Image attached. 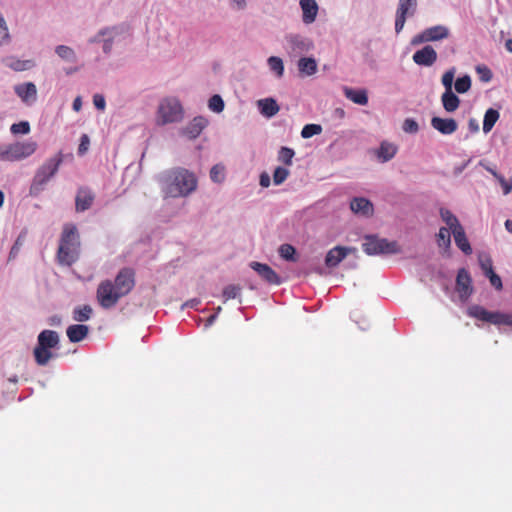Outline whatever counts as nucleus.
<instances>
[{
	"label": "nucleus",
	"instance_id": "f257e3e1",
	"mask_svg": "<svg viewBox=\"0 0 512 512\" xmlns=\"http://www.w3.org/2000/svg\"><path fill=\"white\" fill-rule=\"evenodd\" d=\"M136 271L132 267H122L116 274L114 281H102L96 291V298L103 309L113 308L118 301L127 296L135 287Z\"/></svg>",
	"mask_w": 512,
	"mask_h": 512
},
{
	"label": "nucleus",
	"instance_id": "f03ea898",
	"mask_svg": "<svg viewBox=\"0 0 512 512\" xmlns=\"http://www.w3.org/2000/svg\"><path fill=\"white\" fill-rule=\"evenodd\" d=\"M162 192L167 197L179 198L190 195L197 188L196 175L183 167L164 170L157 175Z\"/></svg>",
	"mask_w": 512,
	"mask_h": 512
},
{
	"label": "nucleus",
	"instance_id": "7ed1b4c3",
	"mask_svg": "<svg viewBox=\"0 0 512 512\" xmlns=\"http://www.w3.org/2000/svg\"><path fill=\"white\" fill-rule=\"evenodd\" d=\"M80 254V236L75 224L67 223L59 239L57 251L58 263L62 266H72L78 261Z\"/></svg>",
	"mask_w": 512,
	"mask_h": 512
},
{
	"label": "nucleus",
	"instance_id": "20e7f679",
	"mask_svg": "<svg viewBox=\"0 0 512 512\" xmlns=\"http://www.w3.org/2000/svg\"><path fill=\"white\" fill-rule=\"evenodd\" d=\"M64 160L62 151L47 158L36 170L29 186V195L31 197L40 196L46 189L48 183L57 175L59 168Z\"/></svg>",
	"mask_w": 512,
	"mask_h": 512
},
{
	"label": "nucleus",
	"instance_id": "39448f33",
	"mask_svg": "<svg viewBox=\"0 0 512 512\" xmlns=\"http://www.w3.org/2000/svg\"><path fill=\"white\" fill-rule=\"evenodd\" d=\"M60 349V336L59 333L44 329L37 336V342L33 349V356L38 366H46L48 362L56 357L53 350Z\"/></svg>",
	"mask_w": 512,
	"mask_h": 512
},
{
	"label": "nucleus",
	"instance_id": "423d86ee",
	"mask_svg": "<svg viewBox=\"0 0 512 512\" xmlns=\"http://www.w3.org/2000/svg\"><path fill=\"white\" fill-rule=\"evenodd\" d=\"M363 251L370 256L394 255L401 253L402 249L397 241L380 238L377 234H367L362 243Z\"/></svg>",
	"mask_w": 512,
	"mask_h": 512
},
{
	"label": "nucleus",
	"instance_id": "0eeeda50",
	"mask_svg": "<svg viewBox=\"0 0 512 512\" xmlns=\"http://www.w3.org/2000/svg\"><path fill=\"white\" fill-rule=\"evenodd\" d=\"M467 315L482 322L490 323L496 326H512L511 313H505L501 311H489L483 306L477 304L468 307Z\"/></svg>",
	"mask_w": 512,
	"mask_h": 512
},
{
	"label": "nucleus",
	"instance_id": "6e6552de",
	"mask_svg": "<svg viewBox=\"0 0 512 512\" xmlns=\"http://www.w3.org/2000/svg\"><path fill=\"white\" fill-rule=\"evenodd\" d=\"M184 117L183 107L179 100L168 98L160 102L157 111V124L178 123Z\"/></svg>",
	"mask_w": 512,
	"mask_h": 512
},
{
	"label": "nucleus",
	"instance_id": "1a4fd4ad",
	"mask_svg": "<svg viewBox=\"0 0 512 512\" xmlns=\"http://www.w3.org/2000/svg\"><path fill=\"white\" fill-rule=\"evenodd\" d=\"M4 162H14L31 156L36 150L35 142H14L2 144Z\"/></svg>",
	"mask_w": 512,
	"mask_h": 512
},
{
	"label": "nucleus",
	"instance_id": "9d476101",
	"mask_svg": "<svg viewBox=\"0 0 512 512\" xmlns=\"http://www.w3.org/2000/svg\"><path fill=\"white\" fill-rule=\"evenodd\" d=\"M455 290L458 293L461 302L465 303L474 293L472 285V277L469 271L462 267L458 270L456 275Z\"/></svg>",
	"mask_w": 512,
	"mask_h": 512
},
{
	"label": "nucleus",
	"instance_id": "9b49d317",
	"mask_svg": "<svg viewBox=\"0 0 512 512\" xmlns=\"http://www.w3.org/2000/svg\"><path fill=\"white\" fill-rule=\"evenodd\" d=\"M249 266L269 285L278 286L284 282V278L266 263L252 261Z\"/></svg>",
	"mask_w": 512,
	"mask_h": 512
},
{
	"label": "nucleus",
	"instance_id": "f8f14e48",
	"mask_svg": "<svg viewBox=\"0 0 512 512\" xmlns=\"http://www.w3.org/2000/svg\"><path fill=\"white\" fill-rule=\"evenodd\" d=\"M285 39L291 49V52L295 55L309 52L314 47L310 38L300 34H288Z\"/></svg>",
	"mask_w": 512,
	"mask_h": 512
},
{
	"label": "nucleus",
	"instance_id": "ddd939ff",
	"mask_svg": "<svg viewBox=\"0 0 512 512\" xmlns=\"http://www.w3.org/2000/svg\"><path fill=\"white\" fill-rule=\"evenodd\" d=\"M479 266L484 276L489 280L492 287L497 291L503 289L501 277L494 271L492 259L489 256L485 258L479 257Z\"/></svg>",
	"mask_w": 512,
	"mask_h": 512
},
{
	"label": "nucleus",
	"instance_id": "4468645a",
	"mask_svg": "<svg viewBox=\"0 0 512 512\" xmlns=\"http://www.w3.org/2000/svg\"><path fill=\"white\" fill-rule=\"evenodd\" d=\"M209 120L202 116H195L181 131L183 136L190 140L196 139L202 131L208 126Z\"/></svg>",
	"mask_w": 512,
	"mask_h": 512
},
{
	"label": "nucleus",
	"instance_id": "2eb2a0df",
	"mask_svg": "<svg viewBox=\"0 0 512 512\" xmlns=\"http://www.w3.org/2000/svg\"><path fill=\"white\" fill-rule=\"evenodd\" d=\"M356 249L352 247H345V246H335L332 249H330L324 259L325 265L328 268H334L336 267L342 260L346 258L348 253L355 252Z\"/></svg>",
	"mask_w": 512,
	"mask_h": 512
},
{
	"label": "nucleus",
	"instance_id": "dca6fc26",
	"mask_svg": "<svg viewBox=\"0 0 512 512\" xmlns=\"http://www.w3.org/2000/svg\"><path fill=\"white\" fill-rule=\"evenodd\" d=\"M412 59L419 66L430 67L437 60V52L431 45H425L414 52Z\"/></svg>",
	"mask_w": 512,
	"mask_h": 512
},
{
	"label": "nucleus",
	"instance_id": "f3484780",
	"mask_svg": "<svg viewBox=\"0 0 512 512\" xmlns=\"http://www.w3.org/2000/svg\"><path fill=\"white\" fill-rule=\"evenodd\" d=\"M431 126L443 135H451L457 130L458 123L453 118L434 116L431 119Z\"/></svg>",
	"mask_w": 512,
	"mask_h": 512
},
{
	"label": "nucleus",
	"instance_id": "a211bd4d",
	"mask_svg": "<svg viewBox=\"0 0 512 512\" xmlns=\"http://www.w3.org/2000/svg\"><path fill=\"white\" fill-rule=\"evenodd\" d=\"M350 209L353 213L364 217H370L374 211L372 202L365 197H353L350 201Z\"/></svg>",
	"mask_w": 512,
	"mask_h": 512
},
{
	"label": "nucleus",
	"instance_id": "6ab92c4d",
	"mask_svg": "<svg viewBox=\"0 0 512 512\" xmlns=\"http://www.w3.org/2000/svg\"><path fill=\"white\" fill-rule=\"evenodd\" d=\"M94 194L88 188H79L75 197L76 212H84L88 210L94 202Z\"/></svg>",
	"mask_w": 512,
	"mask_h": 512
},
{
	"label": "nucleus",
	"instance_id": "aec40b11",
	"mask_svg": "<svg viewBox=\"0 0 512 512\" xmlns=\"http://www.w3.org/2000/svg\"><path fill=\"white\" fill-rule=\"evenodd\" d=\"M256 105L259 113L267 119L274 117L280 110L279 104L273 97L259 99Z\"/></svg>",
	"mask_w": 512,
	"mask_h": 512
},
{
	"label": "nucleus",
	"instance_id": "412c9836",
	"mask_svg": "<svg viewBox=\"0 0 512 512\" xmlns=\"http://www.w3.org/2000/svg\"><path fill=\"white\" fill-rule=\"evenodd\" d=\"M89 334V326L85 324H73L67 327L66 335L71 343L83 341Z\"/></svg>",
	"mask_w": 512,
	"mask_h": 512
},
{
	"label": "nucleus",
	"instance_id": "4be33fe9",
	"mask_svg": "<svg viewBox=\"0 0 512 512\" xmlns=\"http://www.w3.org/2000/svg\"><path fill=\"white\" fill-rule=\"evenodd\" d=\"M302 9V21L311 24L315 21L318 13V4L315 0H300Z\"/></svg>",
	"mask_w": 512,
	"mask_h": 512
},
{
	"label": "nucleus",
	"instance_id": "5701e85b",
	"mask_svg": "<svg viewBox=\"0 0 512 512\" xmlns=\"http://www.w3.org/2000/svg\"><path fill=\"white\" fill-rule=\"evenodd\" d=\"M127 29L125 24H118L113 26H106L101 28L94 36L88 39L89 44L102 43L104 37L111 33H124Z\"/></svg>",
	"mask_w": 512,
	"mask_h": 512
},
{
	"label": "nucleus",
	"instance_id": "b1692460",
	"mask_svg": "<svg viewBox=\"0 0 512 512\" xmlns=\"http://www.w3.org/2000/svg\"><path fill=\"white\" fill-rule=\"evenodd\" d=\"M344 95L347 99L358 105H367L369 98L365 89L344 87Z\"/></svg>",
	"mask_w": 512,
	"mask_h": 512
},
{
	"label": "nucleus",
	"instance_id": "393cba45",
	"mask_svg": "<svg viewBox=\"0 0 512 512\" xmlns=\"http://www.w3.org/2000/svg\"><path fill=\"white\" fill-rule=\"evenodd\" d=\"M454 236V241L456 246L466 255H470L472 253V247L470 245V242L466 236L464 228L459 226L456 229H453L452 231Z\"/></svg>",
	"mask_w": 512,
	"mask_h": 512
},
{
	"label": "nucleus",
	"instance_id": "a878e982",
	"mask_svg": "<svg viewBox=\"0 0 512 512\" xmlns=\"http://www.w3.org/2000/svg\"><path fill=\"white\" fill-rule=\"evenodd\" d=\"M429 42H436L446 39L450 35V30L445 25H435L425 29Z\"/></svg>",
	"mask_w": 512,
	"mask_h": 512
},
{
	"label": "nucleus",
	"instance_id": "bb28decb",
	"mask_svg": "<svg viewBox=\"0 0 512 512\" xmlns=\"http://www.w3.org/2000/svg\"><path fill=\"white\" fill-rule=\"evenodd\" d=\"M3 63L5 64V66L17 72L26 71L35 66L33 60H21L14 56L6 57L5 59H3Z\"/></svg>",
	"mask_w": 512,
	"mask_h": 512
},
{
	"label": "nucleus",
	"instance_id": "cd10ccee",
	"mask_svg": "<svg viewBox=\"0 0 512 512\" xmlns=\"http://www.w3.org/2000/svg\"><path fill=\"white\" fill-rule=\"evenodd\" d=\"M441 103L444 110L453 113L460 106V99L453 90L444 91L441 96Z\"/></svg>",
	"mask_w": 512,
	"mask_h": 512
},
{
	"label": "nucleus",
	"instance_id": "c85d7f7f",
	"mask_svg": "<svg viewBox=\"0 0 512 512\" xmlns=\"http://www.w3.org/2000/svg\"><path fill=\"white\" fill-rule=\"evenodd\" d=\"M397 153V147L387 141L381 142L379 148L376 151V156L382 163L390 161Z\"/></svg>",
	"mask_w": 512,
	"mask_h": 512
},
{
	"label": "nucleus",
	"instance_id": "c756f323",
	"mask_svg": "<svg viewBox=\"0 0 512 512\" xmlns=\"http://www.w3.org/2000/svg\"><path fill=\"white\" fill-rule=\"evenodd\" d=\"M15 93L18 97H20L24 102H28L29 99L36 98L37 89L34 83L26 82L15 87Z\"/></svg>",
	"mask_w": 512,
	"mask_h": 512
},
{
	"label": "nucleus",
	"instance_id": "7c9ffc66",
	"mask_svg": "<svg viewBox=\"0 0 512 512\" xmlns=\"http://www.w3.org/2000/svg\"><path fill=\"white\" fill-rule=\"evenodd\" d=\"M417 6V0H398L396 13L411 18L416 14Z\"/></svg>",
	"mask_w": 512,
	"mask_h": 512
},
{
	"label": "nucleus",
	"instance_id": "2f4dec72",
	"mask_svg": "<svg viewBox=\"0 0 512 512\" xmlns=\"http://www.w3.org/2000/svg\"><path fill=\"white\" fill-rule=\"evenodd\" d=\"M298 70L303 76H311L317 72V62L314 57H302L298 61Z\"/></svg>",
	"mask_w": 512,
	"mask_h": 512
},
{
	"label": "nucleus",
	"instance_id": "473e14b6",
	"mask_svg": "<svg viewBox=\"0 0 512 512\" xmlns=\"http://www.w3.org/2000/svg\"><path fill=\"white\" fill-rule=\"evenodd\" d=\"M93 309L90 305H79L73 308L72 319L80 324L91 319Z\"/></svg>",
	"mask_w": 512,
	"mask_h": 512
},
{
	"label": "nucleus",
	"instance_id": "72a5a7b5",
	"mask_svg": "<svg viewBox=\"0 0 512 512\" xmlns=\"http://www.w3.org/2000/svg\"><path fill=\"white\" fill-rule=\"evenodd\" d=\"M499 118H500V112L498 109H495L492 107L488 108L485 111V114L483 117V126H482L483 132L485 134L489 133L493 129L494 125L499 120Z\"/></svg>",
	"mask_w": 512,
	"mask_h": 512
},
{
	"label": "nucleus",
	"instance_id": "f704fd0d",
	"mask_svg": "<svg viewBox=\"0 0 512 512\" xmlns=\"http://www.w3.org/2000/svg\"><path fill=\"white\" fill-rule=\"evenodd\" d=\"M55 53L65 62L76 63L77 55L73 48L67 45H58L55 47Z\"/></svg>",
	"mask_w": 512,
	"mask_h": 512
},
{
	"label": "nucleus",
	"instance_id": "c9c22d12",
	"mask_svg": "<svg viewBox=\"0 0 512 512\" xmlns=\"http://www.w3.org/2000/svg\"><path fill=\"white\" fill-rule=\"evenodd\" d=\"M278 254L283 260L288 262H296L298 259L296 248L288 243H284L279 246Z\"/></svg>",
	"mask_w": 512,
	"mask_h": 512
},
{
	"label": "nucleus",
	"instance_id": "e433bc0d",
	"mask_svg": "<svg viewBox=\"0 0 512 512\" xmlns=\"http://www.w3.org/2000/svg\"><path fill=\"white\" fill-rule=\"evenodd\" d=\"M439 214L441 219L447 224L451 231L461 226L458 218L449 209L441 207Z\"/></svg>",
	"mask_w": 512,
	"mask_h": 512
},
{
	"label": "nucleus",
	"instance_id": "4c0bfd02",
	"mask_svg": "<svg viewBox=\"0 0 512 512\" xmlns=\"http://www.w3.org/2000/svg\"><path fill=\"white\" fill-rule=\"evenodd\" d=\"M26 236H27V231L25 229L21 230V232L18 234L16 240L14 241V244L12 245V247L9 251V255H8L9 261L17 258L21 247L24 245Z\"/></svg>",
	"mask_w": 512,
	"mask_h": 512
},
{
	"label": "nucleus",
	"instance_id": "58836bf2",
	"mask_svg": "<svg viewBox=\"0 0 512 512\" xmlns=\"http://www.w3.org/2000/svg\"><path fill=\"white\" fill-rule=\"evenodd\" d=\"M472 80L470 75L464 74L459 76L454 82L456 93L465 94L471 89Z\"/></svg>",
	"mask_w": 512,
	"mask_h": 512
},
{
	"label": "nucleus",
	"instance_id": "ea45409f",
	"mask_svg": "<svg viewBox=\"0 0 512 512\" xmlns=\"http://www.w3.org/2000/svg\"><path fill=\"white\" fill-rule=\"evenodd\" d=\"M294 156H295L294 149L287 147V146H282L278 150L277 160L286 166H291Z\"/></svg>",
	"mask_w": 512,
	"mask_h": 512
},
{
	"label": "nucleus",
	"instance_id": "a19ab883",
	"mask_svg": "<svg viewBox=\"0 0 512 512\" xmlns=\"http://www.w3.org/2000/svg\"><path fill=\"white\" fill-rule=\"evenodd\" d=\"M269 69L275 73L277 77H282L284 74V63L283 60L278 56H270L267 59Z\"/></svg>",
	"mask_w": 512,
	"mask_h": 512
},
{
	"label": "nucleus",
	"instance_id": "79ce46f5",
	"mask_svg": "<svg viewBox=\"0 0 512 512\" xmlns=\"http://www.w3.org/2000/svg\"><path fill=\"white\" fill-rule=\"evenodd\" d=\"M241 288L239 285L229 284L223 288L222 299L223 302H227L230 299L239 298L241 295Z\"/></svg>",
	"mask_w": 512,
	"mask_h": 512
},
{
	"label": "nucleus",
	"instance_id": "37998d69",
	"mask_svg": "<svg viewBox=\"0 0 512 512\" xmlns=\"http://www.w3.org/2000/svg\"><path fill=\"white\" fill-rule=\"evenodd\" d=\"M208 108L214 113H221L225 108V102L221 95L214 94L208 100Z\"/></svg>",
	"mask_w": 512,
	"mask_h": 512
},
{
	"label": "nucleus",
	"instance_id": "c03bdc74",
	"mask_svg": "<svg viewBox=\"0 0 512 512\" xmlns=\"http://www.w3.org/2000/svg\"><path fill=\"white\" fill-rule=\"evenodd\" d=\"M322 126L320 124L310 123L304 125L301 130V137L304 139H309L315 135H319L322 133Z\"/></svg>",
	"mask_w": 512,
	"mask_h": 512
},
{
	"label": "nucleus",
	"instance_id": "a18cd8bd",
	"mask_svg": "<svg viewBox=\"0 0 512 512\" xmlns=\"http://www.w3.org/2000/svg\"><path fill=\"white\" fill-rule=\"evenodd\" d=\"M475 71L478 74L480 81L484 83L490 82L493 78L491 69L485 64H478L475 67Z\"/></svg>",
	"mask_w": 512,
	"mask_h": 512
},
{
	"label": "nucleus",
	"instance_id": "49530a36",
	"mask_svg": "<svg viewBox=\"0 0 512 512\" xmlns=\"http://www.w3.org/2000/svg\"><path fill=\"white\" fill-rule=\"evenodd\" d=\"M290 172L283 166H277L273 172L274 185H281L289 176Z\"/></svg>",
	"mask_w": 512,
	"mask_h": 512
},
{
	"label": "nucleus",
	"instance_id": "de8ad7c7",
	"mask_svg": "<svg viewBox=\"0 0 512 512\" xmlns=\"http://www.w3.org/2000/svg\"><path fill=\"white\" fill-rule=\"evenodd\" d=\"M455 73H456V68L451 67L442 75L441 83L444 86L445 91L453 90Z\"/></svg>",
	"mask_w": 512,
	"mask_h": 512
},
{
	"label": "nucleus",
	"instance_id": "09e8293b",
	"mask_svg": "<svg viewBox=\"0 0 512 512\" xmlns=\"http://www.w3.org/2000/svg\"><path fill=\"white\" fill-rule=\"evenodd\" d=\"M10 42V34L7 23L0 12V46L8 44Z\"/></svg>",
	"mask_w": 512,
	"mask_h": 512
},
{
	"label": "nucleus",
	"instance_id": "8fccbe9b",
	"mask_svg": "<svg viewBox=\"0 0 512 512\" xmlns=\"http://www.w3.org/2000/svg\"><path fill=\"white\" fill-rule=\"evenodd\" d=\"M10 132L14 135H26L30 132V124L28 121H20L18 123H13L10 127Z\"/></svg>",
	"mask_w": 512,
	"mask_h": 512
},
{
	"label": "nucleus",
	"instance_id": "3c124183",
	"mask_svg": "<svg viewBox=\"0 0 512 512\" xmlns=\"http://www.w3.org/2000/svg\"><path fill=\"white\" fill-rule=\"evenodd\" d=\"M121 33H111L108 34L106 37L102 40V51L105 55H110L112 52L114 40L116 36L120 35Z\"/></svg>",
	"mask_w": 512,
	"mask_h": 512
},
{
	"label": "nucleus",
	"instance_id": "603ef678",
	"mask_svg": "<svg viewBox=\"0 0 512 512\" xmlns=\"http://www.w3.org/2000/svg\"><path fill=\"white\" fill-rule=\"evenodd\" d=\"M224 166L216 164L210 169V178L214 183H221L224 180Z\"/></svg>",
	"mask_w": 512,
	"mask_h": 512
},
{
	"label": "nucleus",
	"instance_id": "864d4df0",
	"mask_svg": "<svg viewBox=\"0 0 512 512\" xmlns=\"http://www.w3.org/2000/svg\"><path fill=\"white\" fill-rule=\"evenodd\" d=\"M437 237H438L439 246L444 245L445 248H447V249L450 248L451 238H450V234H449V231L447 228L441 227L439 229V232L437 233Z\"/></svg>",
	"mask_w": 512,
	"mask_h": 512
},
{
	"label": "nucleus",
	"instance_id": "5fc2aeb1",
	"mask_svg": "<svg viewBox=\"0 0 512 512\" xmlns=\"http://www.w3.org/2000/svg\"><path fill=\"white\" fill-rule=\"evenodd\" d=\"M402 129L409 134H416L419 131V125L414 118H406L403 122Z\"/></svg>",
	"mask_w": 512,
	"mask_h": 512
},
{
	"label": "nucleus",
	"instance_id": "6e6d98bb",
	"mask_svg": "<svg viewBox=\"0 0 512 512\" xmlns=\"http://www.w3.org/2000/svg\"><path fill=\"white\" fill-rule=\"evenodd\" d=\"M90 145V138L87 134H82L80 137V143L78 146L77 154L83 156L88 151Z\"/></svg>",
	"mask_w": 512,
	"mask_h": 512
},
{
	"label": "nucleus",
	"instance_id": "4d7b16f0",
	"mask_svg": "<svg viewBox=\"0 0 512 512\" xmlns=\"http://www.w3.org/2000/svg\"><path fill=\"white\" fill-rule=\"evenodd\" d=\"M497 181L501 185L504 195H508L512 191V180H507L503 175H501L498 177Z\"/></svg>",
	"mask_w": 512,
	"mask_h": 512
},
{
	"label": "nucleus",
	"instance_id": "13d9d810",
	"mask_svg": "<svg viewBox=\"0 0 512 512\" xmlns=\"http://www.w3.org/2000/svg\"><path fill=\"white\" fill-rule=\"evenodd\" d=\"M93 104L97 110H105L106 108V100L102 94H94L93 96Z\"/></svg>",
	"mask_w": 512,
	"mask_h": 512
},
{
	"label": "nucleus",
	"instance_id": "bf43d9fd",
	"mask_svg": "<svg viewBox=\"0 0 512 512\" xmlns=\"http://www.w3.org/2000/svg\"><path fill=\"white\" fill-rule=\"evenodd\" d=\"M408 18L409 17L395 13V32H396V34H399L403 30L404 25Z\"/></svg>",
	"mask_w": 512,
	"mask_h": 512
},
{
	"label": "nucleus",
	"instance_id": "052dcab7",
	"mask_svg": "<svg viewBox=\"0 0 512 512\" xmlns=\"http://www.w3.org/2000/svg\"><path fill=\"white\" fill-rule=\"evenodd\" d=\"M426 42H429V41H428V38H427V35L425 32V29L422 32H420L419 34L415 35L411 40L412 45H419V44L426 43Z\"/></svg>",
	"mask_w": 512,
	"mask_h": 512
},
{
	"label": "nucleus",
	"instance_id": "680f3d73",
	"mask_svg": "<svg viewBox=\"0 0 512 512\" xmlns=\"http://www.w3.org/2000/svg\"><path fill=\"white\" fill-rule=\"evenodd\" d=\"M46 322L49 326L59 327L62 325V317L58 314H54V315L49 316L46 319Z\"/></svg>",
	"mask_w": 512,
	"mask_h": 512
},
{
	"label": "nucleus",
	"instance_id": "e2e57ef3",
	"mask_svg": "<svg viewBox=\"0 0 512 512\" xmlns=\"http://www.w3.org/2000/svg\"><path fill=\"white\" fill-rule=\"evenodd\" d=\"M259 184L263 188H268L271 184L270 175L267 172H262L259 176Z\"/></svg>",
	"mask_w": 512,
	"mask_h": 512
},
{
	"label": "nucleus",
	"instance_id": "0e129e2a",
	"mask_svg": "<svg viewBox=\"0 0 512 512\" xmlns=\"http://www.w3.org/2000/svg\"><path fill=\"white\" fill-rule=\"evenodd\" d=\"M468 129L471 134H475L479 131V123L475 118H470L468 121Z\"/></svg>",
	"mask_w": 512,
	"mask_h": 512
},
{
	"label": "nucleus",
	"instance_id": "69168bd1",
	"mask_svg": "<svg viewBox=\"0 0 512 512\" xmlns=\"http://www.w3.org/2000/svg\"><path fill=\"white\" fill-rule=\"evenodd\" d=\"M201 303V300L198 299V298H193V299H190L188 301H186L185 303H183L182 305V309L184 308H193V309H197L198 305Z\"/></svg>",
	"mask_w": 512,
	"mask_h": 512
},
{
	"label": "nucleus",
	"instance_id": "338daca9",
	"mask_svg": "<svg viewBox=\"0 0 512 512\" xmlns=\"http://www.w3.org/2000/svg\"><path fill=\"white\" fill-rule=\"evenodd\" d=\"M72 108L74 111L78 112L81 110L82 108V99L80 96L76 97L74 100H73V103H72Z\"/></svg>",
	"mask_w": 512,
	"mask_h": 512
},
{
	"label": "nucleus",
	"instance_id": "774afa93",
	"mask_svg": "<svg viewBox=\"0 0 512 512\" xmlns=\"http://www.w3.org/2000/svg\"><path fill=\"white\" fill-rule=\"evenodd\" d=\"M232 5H235V7L238 10H243L246 7V1L245 0H230Z\"/></svg>",
	"mask_w": 512,
	"mask_h": 512
}]
</instances>
